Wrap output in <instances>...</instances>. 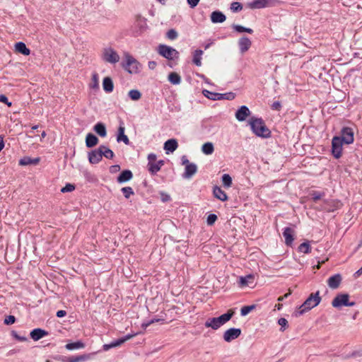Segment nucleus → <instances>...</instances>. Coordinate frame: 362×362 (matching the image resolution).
Instances as JSON below:
<instances>
[{
    "instance_id": "f257e3e1",
    "label": "nucleus",
    "mask_w": 362,
    "mask_h": 362,
    "mask_svg": "<svg viewBox=\"0 0 362 362\" xmlns=\"http://www.w3.org/2000/svg\"><path fill=\"white\" fill-rule=\"evenodd\" d=\"M252 132L259 137L267 139L271 136V131L262 118L251 117L249 121Z\"/></svg>"
},
{
    "instance_id": "f03ea898",
    "label": "nucleus",
    "mask_w": 362,
    "mask_h": 362,
    "mask_svg": "<svg viewBox=\"0 0 362 362\" xmlns=\"http://www.w3.org/2000/svg\"><path fill=\"white\" fill-rule=\"evenodd\" d=\"M321 298L320 296V292L311 293L309 297L305 300V302L298 308L294 313L296 317L303 315L305 313L310 310L312 308L316 307L320 304Z\"/></svg>"
},
{
    "instance_id": "7ed1b4c3",
    "label": "nucleus",
    "mask_w": 362,
    "mask_h": 362,
    "mask_svg": "<svg viewBox=\"0 0 362 362\" xmlns=\"http://www.w3.org/2000/svg\"><path fill=\"white\" fill-rule=\"evenodd\" d=\"M234 313L235 312L232 309H230L226 313H224L218 317L209 318L205 322L204 326L207 328L211 327V329L216 330L228 322L232 318Z\"/></svg>"
},
{
    "instance_id": "20e7f679",
    "label": "nucleus",
    "mask_w": 362,
    "mask_h": 362,
    "mask_svg": "<svg viewBox=\"0 0 362 362\" xmlns=\"http://www.w3.org/2000/svg\"><path fill=\"white\" fill-rule=\"evenodd\" d=\"M102 59L110 64H116L119 61V55L112 47L104 48L101 54Z\"/></svg>"
},
{
    "instance_id": "39448f33",
    "label": "nucleus",
    "mask_w": 362,
    "mask_h": 362,
    "mask_svg": "<svg viewBox=\"0 0 362 362\" xmlns=\"http://www.w3.org/2000/svg\"><path fill=\"white\" fill-rule=\"evenodd\" d=\"M158 52L159 54L169 60H173L179 57V52L175 49L168 45H160Z\"/></svg>"
},
{
    "instance_id": "423d86ee",
    "label": "nucleus",
    "mask_w": 362,
    "mask_h": 362,
    "mask_svg": "<svg viewBox=\"0 0 362 362\" xmlns=\"http://www.w3.org/2000/svg\"><path fill=\"white\" fill-rule=\"evenodd\" d=\"M349 295L347 293H339L336 296L332 302L334 308H340L341 306H354L355 302H349Z\"/></svg>"
},
{
    "instance_id": "0eeeda50",
    "label": "nucleus",
    "mask_w": 362,
    "mask_h": 362,
    "mask_svg": "<svg viewBox=\"0 0 362 362\" xmlns=\"http://www.w3.org/2000/svg\"><path fill=\"white\" fill-rule=\"evenodd\" d=\"M126 64L124 65V69L129 73H137L139 69V63L129 54H125Z\"/></svg>"
},
{
    "instance_id": "6e6552de",
    "label": "nucleus",
    "mask_w": 362,
    "mask_h": 362,
    "mask_svg": "<svg viewBox=\"0 0 362 362\" xmlns=\"http://www.w3.org/2000/svg\"><path fill=\"white\" fill-rule=\"evenodd\" d=\"M344 144L340 136H336L333 137L332 141V152L334 158H339L341 156Z\"/></svg>"
},
{
    "instance_id": "1a4fd4ad",
    "label": "nucleus",
    "mask_w": 362,
    "mask_h": 362,
    "mask_svg": "<svg viewBox=\"0 0 362 362\" xmlns=\"http://www.w3.org/2000/svg\"><path fill=\"white\" fill-rule=\"evenodd\" d=\"M277 2L276 0H254L247 4V6L251 9H259L266 7L273 6Z\"/></svg>"
},
{
    "instance_id": "9d476101",
    "label": "nucleus",
    "mask_w": 362,
    "mask_h": 362,
    "mask_svg": "<svg viewBox=\"0 0 362 362\" xmlns=\"http://www.w3.org/2000/svg\"><path fill=\"white\" fill-rule=\"evenodd\" d=\"M341 139L345 144H351L354 141V133L352 128L346 127L341 130Z\"/></svg>"
},
{
    "instance_id": "9b49d317",
    "label": "nucleus",
    "mask_w": 362,
    "mask_h": 362,
    "mask_svg": "<svg viewBox=\"0 0 362 362\" xmlns=\"http://www.w3.org/2000/svg\"><path fill=\"white\" fill-rule=\"evenodd\" d=\"M241 334V329L239 328H230L225 331L223 333V339L226 342H230L237 338Z\"/></svg>"
},
{
    "instance_id": "f8f14e48",
    "label": "nucleus",
    "mask_w": 362,
    "mask_h": 362,
    "mask_svg": "<svg viewBox=\"0 0 362 362\" xmlns=\"http://www.w3.org/2000/svg\"><path fill=\"white\" fill-rule=\"evenodd\" d=\"M250 110L249 108L245 106H241L235 112V118L239 122H243L246 119V118L250 115Z\"/></svg>"
},
{
    "instance_id": "ddd939ff",
    "label": "nucleus",
    "mask_w": 362,
    "mask_h": 362,
    "mask_svg": "<svg viewBox=\"0 0 362 362\" xmlns=\"http://www.w3.org/2000/svg\"><path fill=\"white\" fill-rule=\"evenodd\" d=\"M238 44L240 53L244 54L250 48L252 42L247 37H242L238 40Z\"/></svg>"
},
{
    "instance_id": "4468645a",
    "label": "nucleus",
    "mask_w": 362,
    "mask_h": 362,
    "mask_svg": "<svg viewBox=\"0 0 362 362\" xmlns=\"http://www.w3.org/2000/svg\"><path fill=\"white\" fill-rule=\"evenodd\" d=\"M102 158L103 156L100 147L88 153V160L92 164L98 163L102 160Z\"/></svg>"
},
{
    "instance_id": "2eb2a0df",
    "label": "nucleus",
    "mask_w": 362,
    "mask_h": 362,
    "mask_svg": "<svg viewBox=\"0 0 362 362\" xmlns=\"http://www.w3.org/2000/svg\"><path fill=\"white\" fill-rule=\"evenodd\" d=\"M125 127H124L123 123H122L118 127L117 134V142H124L126 145L129 144V139L128 136L124 134Z\"/></svg>"
},
{
    "instance_id": "dca6fc26",
    "label": "nucleus",
    "mask_w": 362,
    "mask_h": 362,
    "mask_svg": "<svg viewBox=\"0 0 362 362\" xmlns=\"http://www.w3.org/2000/svg\"><path fill=\"white\" fill-rule=\"evenodd\" d=\"M341 280L342 278L339 274H334L327 279L328 286L330 288L336 289L339 286Z\"/></svg>"
},
{
    "instance_id": "f3484780",
    "label": "nucleus",
    "mask_w": 362,
    "mask_h": 362,
    "mask_svg": "<svg viewBox=\"0 0 362 362\" xmlns=\"http://www.w3.org/2000/svg\"><path fill=\"white\" fill-rule=\"evenodd\" d=\"M134 27L137 28V33H142L147 28L146 19L141 16H137L134 23Z\"/></svg>"
},
{
    "instance_id": "a211bd4d",
    "label": "nucleus",
    "mask_w": 362,
    "mask_h": 362,
    "mask_svg": "<svg viewBox=\"0 0 362 362\" xmlns=\"http://www.w3.org/2000/svg\"><path fill=\"white\" fill-rule=\"evenodd\" d=\"M294 231L292 228L287 227L285 228L283 232V236L285 238V243L288 246H291L294 240L293 238Z\"/></svg>"
},
{
    "instance_id": "6ab92c4d",
    "label": "nucleus",
    "mask_w": 362,
    "mask_h": 362,
    "mask_svg": "<svg viewBox=\"0 0 362 362\" xmlns=\"http://www.w3.org/2000/svg\"><path fill=\"white\" fill-rule=\"evenodd\" d=\"M226 19V16L220 11H215L211 13V21L213 23H221Z\"/></svg>"
},
{
    "instance_id": "aec40b11",
    "label": "nucleus",
    "mask_w": 362,
    "mask_h": 362,
    "mask_svg": "<svg viewBox=\"0 0 362 362\" xmlns=\"http://www.w3.org/2000/svg\"><path fill=\"white\" fill-rule=\"evenodd\" d=\"M197 171V166L194 163H191L185 166L183 177L186 179L191 178Z\"/></svg>"
},
{
    "instance_id": "412c9836",
    "label": "nucleus",
    "mask_w": 362,
    "mask_h": 362,
    "mask_svg": "<svg viewBox=\"0 0 362 362\" xmlns=\"http://www.w3.org/2000/svg\"><path fill=\"white\" fill-rule=\"evenodd\" d=\"M47 334L48 332L45 330L40 328H36L31 331L30 336L34 341H37Z\"/></svg>"
},
{
    "instance_id": "4be33fe9",
    "label": "nucleus",
    "mask_w": 362,
    "mask_h": 362,
    "mask_svg": "<svg viewBox=\"0 0 362 362\" xmlns=\"http://www.w3.org/2000/svg\"><path fill=\"white\" fill-rule=\"evenodd\" d=\"M142 332H136V333H133V334H129L127 335H126L125 337L121 338V339H118L114 341H112V346L114 348V347H117V346H120L121 344H122L123 343H124L126 341L132 339V337L139 334H141Z\"/></svg>"
},
{
    "instance_id": "5701e85b",
    "label": "nucleus",
    "mask_w": 362,
    "mask_h": 362,
    "mask_svg": "<svg viewBox=\"0 0 362 362\" xmlns=\"http://www.w3.org/2000/svg\"><path fill=\"white\" fill-rule=\"evenodd\" d=\"M132 177L133 174L132 171L129 170H125L120 173L117 180L119 183H124L130 180Z\"/></svg>"
},
{
    "instance_id": "b1692460",
    "label": "nucleus",
    "mask_w": 362,
    "mask_h": 362,
    "mask_svg": "<svg viewBox=\"0 0 362 362\" xmlns=\"http://www.w3.org/2000/svg\"><path fill=\"white\" fill-rule=\"evenodd\" d=\"M99 140L96 136L91 133H88L86 137V145L88 148H92L96 146Z\"/></svg>"
},
{
    "instance_id": "393cba45",
    "label": "nucleus",
    "mask_w": 362,
    "mask_h": 362,
    "mask_svg": "<svg viewBox=\"0 0 362 362\" xmlns=\"http://www.w3.org/2000/svg\"><path fill=\"white\" fill-rule=\"evenodd\" d=\"M213 194L214 197L221 200V201H226L228 199V196L226 193L222 190L219 187H214L213 189Z\"/></svg>"
},
{
    "instance_id": "a878e982",
    "label": "nucleus",
    "mask_w": 362,
    "mask_h": 362,
    "mask_svg": "<svg viewBox=\"0 0 362 362\" xmlns=\"http://www.w3.org/2000/svg\"><path fill=\"white\" fill-rule=\"evenodd\" d=\"M254 276L249 274L245 276H240L239 279V285L240 287L248 286L253 284Z\"/></svg>"
},
{
    "instance_id": "bb28decb",
    "label": "nucleus",
    "mask_w": 362,
    "mask_h": 362,
    "mask_svg": "<svg viewBox=\"0 0 362 362\" xmlns=\"http://www.w3.org/2000/svg\"><path fill=\"white\" fill-rule=\"evenodd\" d=\"M203 94L205 97L212 100H222L225 95L221 93L209 91L208 90H204Z\"/></svg>"
},
{
    "instance_id": "cd10ccee",
    "label": "nucleus",
    "mask_w": 362,
    "mask_h": 362,
    "mask_svg": "<svg viewBox=\"0 0 362 362\" xmlns=\"http://www.w3.org/2000/svg\"><path fill=\"white\" fill-rule=\"evenodd\" d=\"M178 146L177 142L175 139H171L166 141L164 144V149L167 151L173 152Z\"/></svg>"
},
{
    "instance_id": "c85d7f7f",
    "label": "nucleus",
    "mask_w": 362,
    "mask_h": 362,
    "mask_svg": "<svg viewBox=\"0 0 362 362\" xmlns=\"http://www.w3.org/2000/svg\"><path fill=\"white\" fill-rule=\"evenodd\" d=\"M15 49L16 52L25 56H28L30 54V50L28 48H27L25 44L22 42H17L15 45Z\"/></svg>"
},
{
    "instance_id": "c756f323",
    "label": "nucleus",
    "mask_w": 362,
    "mask_h": 362,
    "mask_svg": "<svg viewBox=\"0 0 362 362\" xmlns=\"http://www.w3.org/2000/svg\"><path fill=\"white\" fill-rule=\"evenodd\" d=\"M103 87L106 93H111L114 89L112 80L110 77H105L103 81Z\"/></svg>"
},
{
    "instance_id": "7c9ffc66",
    "label": "nucleus",
    "mask_w": 362,
    "mask_h": 362,
    "mask_svg": "<svg viewBox=\"0 0 362 362\" xmlns=\"http://www.w3.org/2000/svg\"><path fill=\"white\" fill-rule=\"evenodd\" d=\"M93 129L101 137H105L107 135L105 125L102 122L97 123L94 126Z\"/></svg>"
},
{
    "instance_id": "2f4dec72",
    "label": "nucleus",
    "mask_w": 362,
    "mask_h": 362,
    "mask_svg": "<svg viewBox=\"0 0 362 362\" xmlns=\"http://www.w3.org/2000/svg\"><path fill=\"white\" fill-rule=\"evenodd\" d=\"M40 162L39 158H31L30 157H23L19 160V165H37Z\"/></svg>"
},
{
    "instance_id": "473e14b6",
    "label": "nucleus",
    "mask_w": 362,
    "mask_h": 362,
    "mask_svg": "<svg viewBox=\"0 0 362 362\" xmlns=\"http://www.w3.org/2000/svg\"><path fill=\"white\" fill-rule=\"evenodd\" d=\"M102 156L105 157L107 159H112L115 156L113 151L108 147L101 145L100 146Z\"/></svg>"
},
{
    "instance_id": "72a5a7b5",
    "label": "nucleus",
    "mask_w": 362,
    "mask_h": 362,
    "mask_svg": "<svg viewBox=\"0 0 362 362\" xmlns=\"http://www.w3.org/2000/svg\"><path fill=\"white\" fill-rule=\"evenodd\" d=\"M203 54V51L201 49H197L193 53V63L196 64L197 66H202V56Z\"/></svg>"
},
{
    "instance_id": "f704fd0d",
    "label": "nucleus",
    "mask_w": 362,
    "mask_h": 362,
    "mask_svg": "<svg viewBox=\"0 0 362 362\" xmlns=\"http://www.w3.org/2000/svg\"><path fill=\"white\" fill-rule=\"evenodd\" d=\"M202 152L206 155H211L214 151V147L211 142H206L202 146Z\"/></svg>"
},
{
    "instance_id": "c9c22d12",
    "label": "nucleus",
    "mask_w": 362,
    "mask_h": 362,
    "mask_svg": "<svg viewBox=\"0 0 362 362\" xmlns=\"http://www.w3.org/2000/svg\"><path fill=\"white\" fill-rule=\"evenodd\" d=\"M169 81L174 84L178 85L181 82V77L175 72H172L168 75Z\"/></svg>"
},
{
    "instance_id": "e433bc0d",
    "label": "nucleus",
    "mask_w": 362,
    "mask_h": 362,
    "mask_svg": "<svg viewBox=\"0 0 362 362\" xmlns=\"http://www.w3.org/2000/svg\"><path fill=\"white\" fill-rule=\"evenodd\" d=\"M65 347L68 350L78 349L83 348L84 344L80 341H78L76 342L69 343L66 344Z\"/></svg>"
},
{
    "instance_id": "4c0bfd02",
    "label": "nucleus",
    "mask_w": 362,
    "mask_h": 362,
    "mask_svg": "<svg viewBox=\"0 0 362 362\" xmlns=\"http://www.w3.org/2000/svg\"><path fill=\"white\" fill-rule=\"evenodd\" d=\"M129 97L134 101L139 100L141 98V93L139 90L133 89L129 91Z\"/></svg>"
},
{
    "instance_id": "58836bf2",
    "label": "nucleus",
    "mask_w": 362,
    "mask_h": 362,
    "mask_svg": "<svg viewBox=\"0 0 362 362\" xmlns=\"http://www.w3.org/2000/svg\"><path fill=\"white\" fill-rule=\"evenodd\" d=\"M298 251L305 254H308L311 251L310 245L308 242L301 243L298 247Z\"/></svg>"
},
{
    "instance_id": "ea45409f",
    "label": "nucleus",
    "mask_w": 362,
    "mask_h": 362,
    "mask_svg": "<svg viewBox=\"0 0 362 362\" xmlns=\"http://www.w3.org/2000/svg\"><path fill=\"white\" fill-rule=\"evenodd\" d=\"M148 171L152 175L156 174L160 170L159 166L158 165V163L156 161L152 162L151 163H148Z\"/></svg>"
},
{
    "instance_id": "a19ab883",
    "label": "nucleus",
    "mask_w": 362,
    "mask_h": 362,
    "mask_svg": "<svg viewBox=\"0 0 362 362\" xmlns=\"http://www.w3.org/2000/svg\"><path fill=\"white\" fill-rule=\"evenodd\" d=\"M233 28L238 33L246 32L250 34H252L253 33V30L251 28H245L240 25H233Z\"/></svg>"
},
{
    "instance_id": "79ce46f5",
    "label": "nucleus",
    "mask_w": 362,
    "mask_h": 362,
    "mask_svg": "<svg viewBox=\"0 0 362 362\" xmlns=\"http://www.w3.org/2000/svg\"><path fill=\"white\" fill-rule=\"evenodd\" d=\"M222 183L224 187H230L232 185V178L228 174H224L222 176Z\"/></svg>"
},
{
    "instance_id": "37998d69",
    "label": "nucleus",
    "mask_w": 362,
    "mask_h": 362,
    "mask_svg": "<svg viewBox=\"0 0 362 362\" xmlns=\"http://www.w3.org/2000/svg\"><path fill=\"white\" fill-rule=\"evenodd\" d=\"M255 308V305L243 306L240 310V314L242 316H245L247 314H249Z\"/></svg>"
},
{
    "instance_id": "c03bdc74",
    "label": "nucleus",
    "mask_w": 362,
    "mask_h": 362,
    "mask_svg": "<svg viewBox=\"0 0 362 362\" xmlns=\"http://www.w3.org/2000/svg\"><path fill=\"white\" fill-rule=\"evenodd\" d=\"M122 192L125 198L128 199L131 195L134 194V190L131 187H124L122 188Z\"/></svg>"
},
{
    "instance_id": "a18cd8bd",
    "label": "nucleus",
    "mask_w": 362,
    "mask_h": 362,
    "mask_svg": "<svg viewBox=\"0 0 362 362\" xmlns=\"http://www.w3.org/2000/svg\"><path fill=\"white\" fill-rule=\"evenodd\" d=\"M230 9L233 12H238L243 9V5L240 2H233L230 4Z\"/></svg>"
},
{
    "instance_id": "49530a36",
    "label": "nucleus",
    "mask_w": 362,
    "mask_h": 362,
    "mask_svg": "<svg viewBox=\"0 0 362 362\" xmlns=\"http://www.w3.org/2000/svg\"><path fill=\"white\" fill-rule=\"evenodd\" d=\"M278 324L281 326L280 330L281 332H284L288 326L287 320L284 317L279 319Z\"/></svg>"
},
{
    "instance_id": "de8ad7c7",
    "label": "nucleus",
    "mask_w": 362,
    "mask_h": 362,
    "mask_svg": "<svg viewBox=\"0 0 362 362\" xmlns=\"http://www.w3.org/2000/svg\"><path fill=\"white\" fill-rule=\"evenodd\" d=\"M166 36L168 39L173 40L177 37L178 34L175 29H170L167 32Z\"/></svg>"
},
{
    "instance_id": "09e8293b",
    "label": "nucleus",
    "mask_w": 362,
    "mask_h": 362,
    "mask_svg": "<svg viewBox=\"0 0 362 362\" xmlns=\"http://www.w3.org/2000/svg\"><path fill=\"white\" fill-rule=\"evenodd\" d=\"M162 319H159V318H153L152 320H151L150 321L148 322H143L141 324V327L144 329H146L148 326H150L151 325L155 323V322H160L161 321Z\"/></svg>"
},
{
    "instance_id": "8fccbe9b",
    "label": "nucleus",
    "mask_w": 362,
    "mask_h": 362,
    "mask_svg": "<svg viewBox=\"0 0 362 362\" xmlns=\"http://www.w3.org/2000/svg\"><path fill=\"white\" fill-rule=\"evenodd\" d=\"M217 216L214 214H211L208 216L206 223L209 226H212L217 220Z\"/></svg>"
},
{
    "instance_id": "3c124183",
    "label": "nucleus",
    "mask_w": 362,
    "mask_h": 362,
    "mask_svg": "<svg viewBox=\"0 0 362 362\" xmlns=\"http://www.w3.org/2000/svg\"><path fill=\"white\" fill-rule=\"evenodd\" d=\"M311 196L313 197V200L316 202V201L320 199L322 197H323L325 196V193L320 192H317V191H313L311 193Z\"/></svg>"
},
{
    "instance_id": "603ef678",
    "label": "nucleus",
    "mask_w": 362,
    "mask_h": 362,
    "mask_svg": "<svg viewBox=\"0 0 362 362\" xmlns=\"http://www.w3.org/2000/svg\"><path fill=\"white\" fill-rule=\"evenodd\" d=\"M75 189V186L72 184H66L65 187H62L61 192L63 193L70 192Z\"/></svg>"
},
{
    "instance_id": "864d4df0",
    "label": "nucleus",
    "mask_w": 362,
    "mask_h": 362,
    "mask_svg": "<svg viewBox=\"0 0 362 362\" xmlns=\"http://www.w3.org/2000/svg\"><path fill=\"white\" fill-rule=\"evenodd\" d=\"M86 358L85 356H78L75 357L69 358L66 361L67 362H80L84 361Z\"/></svg>"
},
{
    "instance_id": "5fc2aeb1",
    "label": "nucleus",
    "mask_w": 362,
    "mask_h": 362,
    "mask_svg": "<svg viewBox=\"0 0 362 362\" xmlns=\"http://www.w3.org/2000/svg\"><path fill=\"white\" fill-rule=\"evenodd\" d=\"M93 88H98V76L97 74H93L92 76V85Z\"/></svg>"
},
{
    "instance_id": "6e6d98bb",
    "label": "nucleus",
    "mask_w": 362,
    "mask_h": 362,
    "mask_svg": "<svg viewBox=\"0 0 362 362\" xmlns=\"http://www.w3.org/2000/svg\"><path fill=\"white\" fill-rule=\"evenodd\" d=\"M16 322V317L13 315H8L4 319V324L9 325Z\"/></svg>"
},
{
    "instance_id": "4d7b16f0",
    "label": "nucleus",
    "mask_w": 362,
    "mask_h": 362,
    "mask_svg": "<svg viewBox=\"0 0 362 362\" xmlns=\"http://www.w3.org/2000/svg\"><path fill=\"white\" fill-rule=\"evenodd\" d=\"M11 334L15 339H18L20 341H25L27 340V338L25 337L19 336L15 331H13L11 332Z\"/></svg>"
},
{
    "instance_id": "13d9d810",
    "label": "nucleus",
    "mask_w": 362,
    "mask_h": 362,
    "mask_svg": "<svg viewBox=\"0 0 362 362\" xmlns=\"http://www.w3.org/2000/svg\"><path fill=\"white\" fill-rule=\"evenodd\" d=\"M0 102L6 104L8 107L12 105L11 102H8V98L5 95H0Z\"/></svg>"
},
{
    "instance_id": "bf43d9fd",
    "label": "nucleus",
    "mask_w": 362,
    "mask_h": 362,
    "mask_svg": "<svg viewBox=\"0 0 362 362\" xmlns=\"http://www.w3.org/2000/svg\"><path fill=\"white\" fill-rule=\"evenodd\" d=\"M120 170V166L119 165H114L110 166V172L111 173H116Z\"/></svg>"
},
{
    "instance_id": "052dcab7",
    "label": "nucleus",
    "mask_w": 362,
    "mask_h": 362,
    "mask_svg": "<svg viewBox=\"0 0 362 362\" xmlns=\"http://www.w3.org/2000/svg\"><path fill=\"white\" fill-rule=\"evenodd\" d=\"M200 0H187V4L191 8H194L199 4Z\"/></svg>"
},
{
    "instance_id": "680f3d73",
    "label": "nucleus",
    "mask_w": 362,
    "mask_h": 362,
    "mask_svg": "<svg viewBox=\"0 0 362 362\" xmlns=\"http://www.w3.org/2000/svg\"><path fill=\"white\" fill-rule=\"evenodd\" d=\"M148 163H151L152 162H156V155L154 153H150L148 156Z\"/></svg>"
},
{
    "instance_id": "e2e57ef3",
    "label": "nucleus",
    "mask_w": 362,
    "mask_h": 362,
    "mask_svg": "<svg viewBox=\"0 0 362 362\" xmlns=\"http://www.w3.org/2000/svg\"><path fill=\"white\" fill-rule=\"evenodd\" d=\"M281 107V103L279 101L274 102L272 105V109L276 110H279Z\"/></svg>"
},
{
    "instance_id": "0e129e2a",
    "label": "nucleus",
    "mask_w": 362,
    "mask_h": 362,
    "mask_svg": "<svg viewBox=\"0 0 362 362\" xmlns=\"http://www.w3.org/2000/svg\"><path fill=\"white\" fill-rule=\"evenodd\" d=\"M224 95H225L223 99L232 100L235 98V95L233 93H225Z\"/></svg>"
},
{
    "instance_id": "69168bd1",
    "label": "nucleus",
    "mask_w": 362,
    "mask_h": 362,
    "mask_svg": "<svg viewBox=\"0 0 362 362\" xmlns=\"http://www.w3.org/2000/svg\"><path fill=\"white\" fill-rule=\"evenodd\" d=\"M182 164L183 165L187 166V165H190V164H191V163H189V160L187 159V156H183L182 157Z\"/></svg>"
},
{
    "instance_id": "338daca9",
    "label": "nucleus",
    "mask_w": 362,
    "mask_h": 362,
    "mask_svg": "<svg viewBox=\"0 0 362 362\" xmlns=\"http://www.w3.org/2000/svg\"><path fill=\"white\" fill-rule=\"evenodd\" d=\"M157 66V64L154 61H150L148 62V66L150 69L153 70Z\"/></svg>"
},
{
    "instance_id": "774afa93",
    "label": "nucleus",
    "mask_w": 362,
    "mask_h": 362,
    "mask_svg": "<svg viewBox=\"0 0 362 362\" xmlns=\"http://www.w3.org/2000/svg\"><path fill=\"white\" fill-rule=\"evenodd\" d=\"M66 315V312L65 310H58L57 312V316L58 317H64Z\"/></svg>"
}]
</instances>
